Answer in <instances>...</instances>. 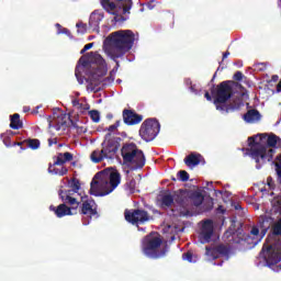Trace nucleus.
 <instances>
[{
  "label": "nucleus",
  "instance_id": "9",
  "mask_svg": "<svg viewBox=\"0 0 281 281\" xmlns=\"http://www.w3.org/2000/svg\"><path fill=\"white\" fill-rule=\"evenodd\" d=\"M162 243L159 236H146L142 241V251L147 258L159 260L166 256V248L161 249Z\"/></svg>",
  "mask_w": 281,
  "mask_h": 281
},
{
  "label": "nucleus",
  "instance_id": "2",
  "mask_svg": "<svg viewBox=\"0 0 281 281\" xmlns=\"http://www.w3.org/2000/svg\"><path fill=\"white\" fill-rule=\"evenodd\" d=\"M234 81H222L217 85L216 89H211V93L214 98L213 103L216 106L217 111L229 113V111H238L243 106V101L240 99L234 101L233 103L227 104V100L234 95Z\"/></svg>",
  "mask_w": 281,
  "mask_h": 281
},
{
  "label": "nucleus",
  "instance_id": "25",
  "mask_svg": "<svg viewBox=\"0 0 281 281\" xmlns=\"http://www.w3.org/2000/svg\"><path fill=\"white\" fill-rule=\"evenodd\" d=\"M22 126L23 122L21 121V115L19 113L11 115L10 128L19 131Z\"/></svg>",
  "mask_w": 281,
  "mask_h": 281
},
{
  "label": "nucleus",
  "instance_id": "55",
  "mask_svg": "<svg viewBox=\"0 0 281 281\" xmlns=\"http://www.w3.org/2000/svg\"><path fill=\"white\" fill-rule=\"evenodd\" d=\"M56 27H58V30H63V25H60L59 23L56 24Z\"/></svg>",
  "mask_w": 281,
  "mask_h": 281
},
{
  "label": "nucleus",
  "instance_id": "11",
  "mask_svg": "<svg viewBox=\"0 0 281 281\" xmlns=\"http://www.w3.org/2000/svg\"><path fill=\"white\" fill-rule=\"evenodd\" d=\"M203 201H205V198L203 193L199 191H191L187 195L186 193L176 195V203L183 210H188V207H192V205L200 207V205H203Z\"/></svg>",
  "mask_w": 281,
  "mask_h": 281
},
{
  "label": "nucleus",
  "instance_id": "54",
  "mask_svg": "<svg viewBox=\"0 0 281 281\" xmlns=\"http://www.w3.org/2000/svg\"><path fill=\"white\" fill-rule=\"evenodd\" d=\"M57 158L64 159V154H63V153H59V154L57 155Z\"/></svg>",
  "mask_w": 281,
  "mask_h": 281
},
{
  "label": "nucleus",
  "instance_id": "36",
  "mask_svg": "<svg viewBox=\"0 0 281 281\" xmlns=\"http://www.w3.org/2000/svg\"><path fill=\"white\" fill-rule=\"evenodd\" d=\"M183 260H187L188 262H194V255L191 251L184 252L182 255Z\"/></svg>",
  "mask_w": 281,
  "mask_h": 281
},
{
  "label": "nucleus",
  "instance_id": "48",
  "mask_svg": "<svg viewBox=\"0 0 281 281\" xmlns=\"http://www.w3.org/2000/svg\"><path fill=\"white\" fill-rule=\"evenodd\" d=\"M217 212H218V214H225V209H223V205H220L217 207Z\"/></svg>",
  "mask_w": 281,
  "mask_h": 281
},
{
  "label": "nucleus",
  "instance_id": "20",
  "mask_svg": "<svg viewBox=\"0 0 281 281\" xmlns=\"http://www.w3.org/2000/svg\"><path fill=\"white\" fill-rule=\"evenodd\" d=\"M50 212H54V214L57 216V218H63L64 216H71L74 215V206H67V204H59L58 206L50 205L49 206Z\"/></svg>",
  "mask_w": 281,
  "mask_h": 281
},
{
  "label": "nucleus",
  "instance_id": "57",
  "mask_svg": "<svg viewBox=\"0 0 281 281\" xmlns=\"http://www.w3.org/2000/svg\"><path fill=\"white\" fill-rule=\"evenodd\" d=\"M235 210H241L240 204L235 205Z\"/></svg>",
  "mask_w": 281,
  "mask_h": 281
},
{
  "label": "nucleus",
  "instance_id": "60",
  "mask_svg": "<svg viewBox=\"0 0 281 281\" xmlns=\"http://www.w3.org/2000/svg\"><path fill=\"white\" fill-rule=\"evenodd\" d=\"M171 181H177V178H175V177H171Z\"/></svg>",
  "mask_w": 281,
  "mask_h": 281
},
{
  "label": "nucleus",
  "instance_id": "19",
  "mask_svg": "<svg viewBox=\"0 0 281 281\" xmlns=\"http://www.w3.org/2000/svg\"><path fill=\"white\" fill-rule=\"evenodd\" d=\"M104 19V12L94 10L89 18V25L93 32H100V22Z\"/></svg>",
  "mask_w": 281,
  "mask_h": 281
},
{
  "label": "nucleus",
  "instance_id": "46",
  "mask_svg": "<svg viewBox=\"0 0 281 281\" xmlns=\"http://www.w3.org/2000/svg\"><path fill=\"white\" fill-rule=\"evenodd\" d=\"M58 34H70L68 29H61L58 31Z\"/></svg>",
  "mask_w": 281,
  "mask_h": 281
},
{
  "label": "nucleus",
  "instance_id": "53",
  "mask_svg": "<svg viewBox=\"0 0 281 281\" xmlns=\"http://www.w3.org/2000/svg\"><path fill=\"white\" fill-rule=\"evenodd\" d=\"M227 56H229V52H225V53L223 54V60H225V58H227Z\"/></svg>",
  "mask_w": 281,
  "mask_h": 281
},
{
  "label": "nucleus",
  "instance_id": "3",
  "mask_svg": "<svg viewBox=\"0 0 281 281\" xmlns=\"http://www.w3.org/2000/svg\"><path fill=\"white\" fill-rule=\"evenodd\" d=\"M278 145V137L276 135H270L267 138V145L258 143L256 136L248 137V146L250 150V157L255 159L257 169L262 168V164L267 161H272L273 155L276 154V146ZM269 147V149H267Z\"/></svg>",
  "mask_w": 281,
  "mask_h": 281
},
{
  "label": "nucleus",
  "instance_id": "37",
  "mask_svg": "<svg viewBox=\"0 0 281 281\" xmlns=\"http://www.w3.org/2000/svg\"><path fill=\"white\" fill-rule=\"evenodd\" d=\"M122 123V121H116L114 124L110 125L106 131H109V133H114V131H117V127L120 126V124Z\"/></svg>",
  "mask_w": 281,
  "mask_h": 281
},
{
  "label": "nucleus",
  "instance_id": "39",
  "mask_svg": "<svg viewBox=\"0 0 281 281\" xmlns=\"http://www.w3.org/2000/svg\"><path fill=\"white\" fill-rule=\"evenodd\" d=\"M243 78H244V75H243L241 71H236V72L234 74V76H233V79H234V80H237V82H240V80H243Z\"/></svg>",
  "mask_w": 281,
  "mask_h": 281
},
{
  "label": "nucleus",
  "instance_id": "1",
  "mask_svg": "<svg viewBox=\"0 0 281 281\" xmlns=\"http://www.w3.org/2000/svg\"><path fill=\"white\" fill-rule=\"evenodd\" d=\"M105 66L106 61H104L102 55L98 53H90V57H80L78 65L75 69V76L79 85H82V82H85L82 74H86L87 81L90 82V85L98 86L100 83V80H102V76H104Z\"/></svg>",
  "mask_w": 281,
  "mask_h": 281
},
{
  "label": "nucleus",
  "instance_id": "38",
  "mask_svg": "<svg viewBox=\"0 0 281 281\" xmlns=\"http://www.w3.org/2000/svg\"><path fill=\"white\" fill-rule=\"evenodd\" d=\"M74 160V154L66 151L64 153V161L67 164V161H72Z\"/></svg>",
  "mask_w": 281,
  "mask_h": 281
},
{
  "label": "nucleus",
  "instance_id": "14",
  "mask_svg": "<svg viewBox=\"0 0 281 281\" xmlns=\"http://www.w3.org/2000/svg\"><path fill=\"white\" fill-rule=\"evenodd\" d=\"M206 256L212 258L213 260H217V258H226L229 259V254H232V246L220 244L215 247H205Z\"/></svg>",
  "mask_w": 281,
  "mask_h": 281
},
{
  "label": "nucleus",
  "instance_id": "49",
  "mask_svg": "<svg viewBox=\"0 0 281 281\" xmlns=\"http://www.w3.org/2000/svg\"><path fill=\"white\" fill-rule=\"evenodd\" d=\"M232 234H236V232L232 228H229L228 231H226L225 235L226 236H232Z\"/></svg>",
  "mask_w": 281,
  "mask_h": 281
},
{
  "label": "nucleus",
  "instance_id": "50",
  "mask_svg": "<svg viewBox=\"0 0 281 281\" xmlns=\"http://www.w3.org/2000/svg\"><path fill=\"white\" fill-rule=\"evenodd\" d=\"M279 79H280V77H279L278 75H273V76L271 77V81H272V82H278Z\"/></svg>",
  "mask_w": 281,
  "mask_h": 281
},
{
  "label": "nucleus",
  "instance_id": "21",
  "mask_svg": "<svg viewBox=\"0 0 281 281\" xmlns=\"http://www.w3.org/2000/svg\"><path fill=\"white\" fill-rule=\"evenodd\" d=\"M260 112L256 109L248 110L246 114H244L243 120L244 122H247V124H252V122H258L260 121Z\"/></svg>",
  "mask_w": 281,
  "mask_h": 281
},
{
  "label": "nucleus",
  "instance_id": "28",
  "mask_svg": "<svg viewBox=\"0 0 281 281\" xmlns=\"http://www.w3.org/2000/svg\"><path fill=\"white\" fill-rule=\"evenodd\" d=\"M137 186V181L134 178H128L124 184V188L130 194H135V188Z\"/></svg>",
  "mask_w": 281,
  "mask_h": 281
},
{
  "label": "nucleus",
  "instance_id": "15",
  "mask_svg": "<svg viewBox=\"0 0 281 281\" xmlns=\"http://www.w3.org/2000/svg\"><path fill=\"white\" fill-rule=\"evenodd\" d=\"M79 214L89 216V218H93V216L98 218V204H95V200L90 199L83 201L81 205H79Z\"/></svg>",
  "mask_w": 281,
  "mask_h": 281
},
{
  "label": "nucleus",
  "instance_id": "52",
  "mask_svg": "<svg viewBox=\"0 0 281 281\" xmlns=\"http://www.w3.org/2000/svg\"><path fill=\"white\" fill-rule=\"evenodd\" d=\"M23 144H25V140L24 142H19V143H13V146H23Z\"/></svg>",
  "mask_w": 281,
  "mask_h": 281
},
{
  "label": "nucleus",
  "instance_id": "5",
  "mask_svg": "<svg viewBox=\"0 0 281 281\" xmlns=\"http://www.w3.org/2000/svg\"><path fill=\"white\" fill-rule=\"evenodd\" d=\"M135 43V33L131 30L116 31L112 33L111 37V47L108 50V54L112 60L116 58H122L126 52L133 49Z\"/></svg>",
  "mask_w": 281,
  "mask_h": 281
},
{
  "label": "nucleus",
  "instance_id": "42",
  "mask_svg": "<svg viewBox=\"0 0 281 281\" xmlns=\"http://www.w3.org/2000/svg\"><path fill=\"white\" fill-rule=\"evenodd\" d=\"M251 236H259L260 229L257 226H254L250 231Z\"/></svg>",
  "mask_w": 281,
  "mask_h": 281
},
{
  "label": "nucleus",
  "instance_id": "51",
  "mask_svg": "<svg viewBox=\"0 0 281 281\" xmlns=\"http://www.w3.org/2000/svg\"><path fill=\"white\" fill-rule=\"evenodd\" d=\"M267 181H268V186L271 188V186L273 183V178L268 177Z\"/></svg>",
  "mask_w": 281,
  "mask_h": 281
},
{
  "label": "nucleus",
  "instance_id": "22",
  "mask_svg": "<svg viewBox=\"0 0 281 281\" xmlns=\"http://www.w3.org/2000/svg\"><path fill=\"white\" fill-rule=\"evenodd\" d=\"M201 159H203V156L201 154H190L184 158V164L189 168H192L194 166H199L201 164Z\"/></svg>",
  "mask_w": 281,
  "mask_h": 281
},
{
  "label": "nucleus",
  "instance_id": "10",
  "mask_svg": "<svg viewBox=\"0 0 281 281\" xmlns=\"http://www.w3.org/2000/svg\"><path fill=\"white\" fill-rule=\"evenodd\" d=\"M259 256L260 258H263L268 267L278 265V262H281V244H269V241H267L263 244Z\"/></svg>",
  "mask_w": 281,
  "mask_h": 281
},
{
  "label": "nucleus",
  "instance_id": "59",
  "mask_svg": "<svg viewBox=\"0 0 281 281\" xmlns=\"http://www.w3.org/2000/svg\"><path fill=\"white\" fill-rule=\"evenodd\" d=\"M77 27H85L83 24L77 23Z\"/></svg>",
  "mask_w": 281,
  "mask_h": 281
},
{
  "label": "nucleus",
  "instance_id": "23",
  "mask_svg": "<svg viewBox=\"0 0 281 281\" xmlns=\"http://www.w3.org/2000/svg\"><path fill=\"white\" fill-rule=\"evenodd\" d=\"M59 199H61L65 205H71L74 210H78V207H80V202H78V200L71 195H59Z\"/></svg>",
  "mask_w": 281,
  "mask_h": 281
},
{
  "label": "nucleus",
  "instance_id": "30",
  "mask_svg": "<svg viewBox=\"0 0 281 281\" xmlns=\"http://www.w3.org/2000/svg\"><path fill=\"white\" fill-rule=\"evenodd\" d=\"M89 115L94 124H98V122H100V112L98 110L89 111Z\"/></svg>",
  "mask_w": 281,
  "mask_h": 281
},
{
  "label": "nucleus",
  "instance_id": "34",
  "mask_svg": "<svg viewBox=\"0 0 281 281\" xmlns=\"http://www.w3.org/2000/svg\"><path fill=\"white\" fill-rule=\"evenodd\" d=\"M70 188H72L75 192H78L80 190V180L74 178L70 182Z\"/></svg>",
  "mask_w": 281,
  "mask_h": 281
},
{
  "label": "nucleus",
  "instance_id": "56",
  "mask_svg": "<svg viewBox=\"0 0 281 281\" xmlns=\"http://www.w3.org/2000/svg\"><path fill=\"white\" fill-rule=\"evenodd\" d=\"M191 91H193V93H196V90L194 89V86L190 87Z\"/></svg>",
  "mask_w": 281,
  "mask_h": 281
},
{
  "label": "nucleus",
  "instance_id": "17",
  "mask_svg": "<svg viewBox=\"0 0 281 281\" xmlns=\"http://www.w3.org/2000/svg\"><path fill=\"white\" fill-rule=\"evenodd\" d=\"M212 236H214V224L212 220H206L202 225L200 240L205 245V243H211Z\"/></svg>",
  "mask_w": 281,
  "mask_h": 281
},
{
  "label": "nucleus",
  "instance_id": "32",
  "mask_svg": "<svg viewBox=\"0 0 281 281\" xmlns=\"http://www.w3.org/2000/svg\"><path fill=\"white\" fill-rule=\"evenodd\" d=\"M178 177H179L180 181L186 183V181H189V179H190V173H188V171H186V170H180V171H178Z\"/></svg>",
  "mask_w": 281,
  "mask_h": 281
},
{
  "label": "nucleus",
  "instance_id": "7",
  "mask_svg": "<svg viewBox=\"0 0 281 281\" xmlns=\"http://www.w3.org/2000/svg\"><path fill=\"white\" fill-rule=\"evenodd\" d=\"M121 156L125 166H133L135 170L146 166V156L144 151L137 147L135 143H126L121 148Z\"/></svg>",
  "mask_w": 281,
  "mask_h": 281
},
{
  "label": "nucleus",
  "instance_id": "31",
  "mask_svg": "<svg viewBox=\"0 0 281 281\" xmlns=\"http://www.w3.org/2000/svg\"><path fill=\"white\" fill-rule=\"evenodd\" d=\"M278 162H276V170L278 176V181L281 184V155L277 157Z\"/></svg>",
  "mask_w": 281,
  "mask_h": 281
},
{
  "label": "nucleus",
  "instance_id": "12",
  "mask_svg": "<svg viewBox=\"0 0 281 281\" xmlns=\"http://www.w3.org/2000/svg\"><path fill=\"white\" fill-rule=\"evenodd\" d=\"M160 128L161 125H159V121L155 119H147L140 125L139 136L144 142H153V139L159 135Z\"/></svg>",
  "mask_w": 281,
  "mask_h": 281
},
{
  "label": "nucleus",
  "instance_id": "8",
  "mask_svg": "<svg viewBox=\"0 0 281 281\" xmlns=\"http://www.w3.org/2000/svg\"><path fill=\"white\" fill-rule=\"evenodd\" d=\"M100 3L108 14L114 16L112 20L114 23H124L128 20V18L117 14L115 10H123V14H131L133 8V0H100Z\"/></svg>",
  "mask_w": 281,
  "mask_h": 281
},
{
  "label": "nucleus",
  "instance_id": "35",
  "mask_svg": "<svg viewBox=\"0 0 281 281\" xmlns=\"http://www.w3.org/2000/svg\"><path fill=\"white\" fill-rule=\"evenodd\" d=\"M267 63H257L254 65L256 71H267Z\"/></svg>",
  "mask_w": 281,
  "mask_h": 281
},
{
  "label": "nucleus",
  "instance_id": "43",
  "mask_svg": "<svg viewBox=\"0 0 281 281\" xmlns=\"http://www.w3.org/2000/svg\"><path fill=\"white\" fill-rule=\"evenodd\" d=\"M76 128H77V133L79 135H82V134L87 133V127L76 126Z\"/></svg>",
  "mask_w": 281,
  "mask_h": 281
},
{
  "label": "nucleus",
  "instance_id": "26",
  "mask_svg": "<svg viewBox=\"0 0 281 281\" xmlns=\"http://www.w3.org/2000/svg\"><path fill=\"white\" fill-rule=\"evenodd\" d=\"M48 172L49 175H57L58 177H65L67 172H69V169L67 167H61L60 169L55 168L54 165L48 164Z\"/></svg>",
  "mask_w": 281,
  "mask_h": 281
},
{
  "label": "nucleus",
  "instance_id": "27",
  "mask_svg": "<svg viewBox=\"0 0 281 281\" xmlns=\"http://www.w3.org/2000/svg\"><path fill=\"white\" fill-rule=\"evenodd\" d=\"M24 143H26L27 148H31V150H38L41 148V140L38 138H29Z\"/></svg>",
  "mask_w": 281,
  "mask_h": 281
},
{
  "label": "nucleus",
  "instance_id": "13",
  "mask_svg": "<svg viewBox=\"0 0 281 281\" xmlns=\"http://www.w3.org/2000/svg\"><path fill=\"white\" fill-rule=\"evenodd\" d=\"M124 216L125 221H127V223H131V225H144L145 223H148V221H153V216H150V213L143 209H127L124 212Z\"/></svg>",
  "mask_w": 281,
  "mask_h": 281
},
{
  "label": "nucleus",
  "instance_id": "18",
  "mask_svg": "<svg viewBox=\"0 0 281 281\" xmlns=\"http://www.w3.org/2000/svg\"><path fill=\"white\" fill-rule=\"evenodd\" d=\"M142 120H144L142 114H137L133 110H123V121L127 126H135L136 124H139Z\"/></svg>",
  "mask_w": 281,
  "mask_h": 281
},
{
  "label": "nucleus",
  "instance_id": "47",
  "mask_svg": "<svg viewBox=\"0 0 281 281\" xmlns=\"http://www.w3.org/2000/svg\"><path fill=\"white\" fill-rule=\"evenodd\" d=\"M91 47H93V43H89L83 46V48H86L87 52H89V49H91Z\"/></svg>",
  "mask_w": 281,
  "mask_h": 281
},
{
  "label": "nucleus",
  "instance_id": "4",
  "mask_svg": "<svg viewBox=\"0 0 281 281\" xmlns=\"http://www.w3.org/2000/svg\"><path fill=\"white\" fill-rule=\"evenodd\" d=\"M122 176L117 171H112L110 175L100 171L93 177L89 193L92 196H106V194H111L120 186Z\"/></svg>",
  "mask_w": 281,
  "mask_h": 281
},
{
  "label": "nucleus",
  "instance_id": "33",
  "mask_svg": "<svg viewBox=\"0 0 281 281\" xmlns=\"http://www.w3.org/2000/svg\"><path fill=\"white\" fill-rule=\"evenodd\" d=\"M77 192H75L74 189L70 190H59L58 191V195L59 196H74V194H76Z\"/></svg>",
  "mask_w": 281,
  "mask_h": 281
},
{
  "label": "nucleus",
  "instance_id": "16",
  "mask_svg": "<svg viewBox=\"0 0 281 281\" xmlns=\"http://www.w3.org/2000/svg\"><path fill=\"white\" fill-rule=\"evenodd\" d=\"M67 114H60L56 116H47L46 122L48 123V128H55V131H67Z\"/></svg>",
  "mask_w": 281,
  "mask_h": 281
},
{
  "label": "nucleus",
  "instance_id": "45",
  "mask_svg": "<svg viewBox=\"0 0 281 281\" xmlns=\"http://www.w3.org/2000/svg\"><path fill=\"white\" fill-rule=\"evenodd\" d=\"M204 98L209 101V102H212V95L210 94V92H205L204 93Z\"/></svg>",
  "mask_w": 281,
  "mask_h": 281
},
{
  "label": "nucleus",
  "instance_id": "58",
  "mask_svg": "<svg viewBox=\"0 0 281 281\" xmlns=\"http://www.w3.org/2000/svg\"><path fill=\"white\" fill-rule=\"evenodd\" d=\"M87 52V49L83 47L81 50H80V54H85Z\"/></svg>",
  "mask_w": 281,
  "mask_h": 281
},
{
  "label": "nucleus",
  "instance_id": "41",
  "mask_svg": "<svg viewBox=\"0 0 281 281\" xmlns=\"http://www.w3.org/2000/svg\"><path fill=\"white\" fill-rule=\"evenodd\" d=\"M72 106H75V109H82V103H80V100L74 99Z\"/></svg>",
  "mask_w": 281,
  "mask_h": 281
},
{
  "label": "nucleus",
  "instance_id": "61",
  "mask_svg": "<svg viewBox=\"0 0 281 281\" xmlns=\"http://www.w3.org/2000/svg\"><path fill=\"white\" fill-rule=\"evenodd\" d=\"M108 117L111 120L113 117V115H108Z\"/></svg>",
  "mask_w": 281,
  "mask_h": 281
},
{
  "label": "nucleus",
  "instance_id": "44",
  "mask_svg": "<svg viewBox=\"0 0 281 281\" xmlns=\"http://www.w3.org/2000/svg\"><path fill=\"white\" fill-rule=\"evenodd\" d=\"M53 144H58V138H48V146L52 147Z\"/></svg>",
  "mask_w": 281,
  "mask_h": 281
},
{
  "label": "nucleus",
  "instance_id": "40",
  "mask_svg": "<svg viewBox=\"0 0 281 281\" xmlns=\"http://www.w3.org/2000/svg\"><path fill=\"white\" fill-rule=\"evenodd\" d=\"M52 166H65V160L64 158H58L56 157V160L54 161V164H52Z\"/></svg>",
  "mask_w": 281,
  "mask_h": 281
},
{
  "label": "nucleus",
  "instance_id": "6",
  "mask_svg": "<svg viewBox=\"0 0 281 281\" xmlns=\"http://www.w3.org/2000/svg\"><path fill=\"white\" fill-rule=\"evenodd\" d=\"M121 137H115L111 133L105 134L104 140L101 144L102 149H95L91 153L90 159L93 164H100L104 159H115L117 150H120Z\"/></svg>",
  "mask_w": 281,
  "mask_h": 281
},
{
  "label": "nucleus",
  "instance_id": "29",
  "mask_svg": "<svg viewBox=\"0 0 281 281\" xmlns=\"http://www.w3.org/2000/svg\"><path fill=\"white\" fill-rule=\"evenodd\" d=\"M272 234H273V236H281V218H279V220L272 225Z\"/></svg>",
  "mask_w": 281,
  "mask_h": 281
},
{
  "label": "nucleus",
  "instance_id": "24",
  "mask_svg": "<svg viewBox=\"0 0 281 281\" xmlns=\"http://www.w3.org/2000/svg\"><path fill=\"white\" fill-rule=\"evenodd\" d=\"M177 203V196H172L170 193H165L161 196V207H170Z\"/></svg>",
  "mask_w": 281,
  "mask_h": 281
}]
</instances>
